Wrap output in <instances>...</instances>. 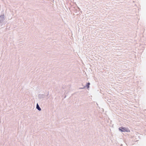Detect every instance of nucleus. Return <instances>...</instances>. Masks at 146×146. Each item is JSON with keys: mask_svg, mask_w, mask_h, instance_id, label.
<instances>
[{"mask_svg": "<svg viewBox=\"0 0 146 146\" xmlns=\"http://www.w3.org/2000/svg\"><path fill=\"white\" fill-rule=\"evenodd\" d=\"M90 84L89 82H88L87 84L86 85V86L88 88L89 87V85H90Z\"/></svg>", "mask_w": 146, "mask_h": 146, "instance_id": "20e7f679", "label": "nucleus"}, {"mask_svg": "<svg viewBox=\"0 0 146 146\" xmlns=\"http://www.w3.org/2000/svg\"><path fill=\"white\" fill-rule=\"evenodd\" d=\"M36 108L39 111H40L41 110V109L40 107L38 104V103L37 104L36 106Z\"/></svg>", "mask_w": 146, "mask_h": 146, "instance_id": "7ed1b4c3", "label": "nucleus"}, {"mask_svg": "<svg viewBox=\"0 0 146 146\" xmlns=\"http://www.w3.org/2000/svg\"><path fill=\"white\" fill-rule=\"evenodd\" d=\"M119 130L121 132H128V129L126 128L123 127H121L120 128H119Z\"/></svg>", "mask_w": 146, "mask_h": 146, "instance_id": "f257e3e1", "label": "nucleus"}, {"mask_svg": "<svg viewBox=\"0 0 146 146\" xmlns=\"http://www.w3.org/2000/svg\"><path fill=\"white\" fill-rule=\"evenodd\" d=\"M38 97L39 99L42 100L45 98V95L44 94H39L38 95Z\"/></svg>", "mask_w": 146, "mask_h": 146, "instance_id": "f03ea898", "label": "nucleus"}, {"mask_svg": "<svg viewBox=\"0 0 146 146\" xmlns=\"http://www.w3.org/2000/svg\"><path fill=\"white\" fill-rule=\"evenodd\" d=\"M83 88H81V89H83Z\"/></svg>", "mask_w": 146, "mask_h": 146, "instance_id": "39448f33", "label": "nucleus"}]
</instances>
